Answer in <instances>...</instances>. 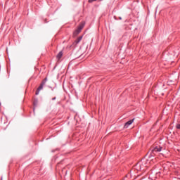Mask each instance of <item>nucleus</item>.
<instances>
[{"label":"nucleus","mask_w":180,"mask_h":180,"mask_svg":"<svg viewBox=\"0 0 180 180\" xmlns=\"http://www.w3.org/2000/svg\"><path fill=\"white\" fill-rule=\"evenodd\" d=\"M44 84H46V81L42 82V83L40 84V86L37 89V90L35 93V95H38L39 92H40V91H41V89H43V86H44Z\"/></svg>","instance_id":"3"},{"label":"nucleus","mask_w":180,"mask_h":180,"mask_svg":"<svg viewBox=\"0 0 180 180\" xmlns=\"http://www.w3.org/2000/svg\"><path fill=\"white\" fill-rule=\"evenodd\" d=\"M134 122V119H132L128 121L127 122H126L124 126V129H127V127H129V126H130V124H131Z\"/></svg>","instance_id":"4"},{"label":"nucleus","mask_w":180,"mask_h":180,"mask_svg":"<svg viewBox=\"0 0 180 180\" xmlns=\"http://www.w3.org/2000/svg\"><path fill=\"white\" fill-rule=\"evenodd\" d=\"M176 129H180V124H178L176 125Z\"/></svg>","instance_id":"9"},{"label":"nucleus","mask_w":180,"mask_h":180,"mask_svg":"<svg viewBox=\"0 0 180 180\" xmlns=\"http://www.w3.org/2000/svg\"><path fill=\"white\" fill-rule=\"evenodd\" d=\"M119 19H120V20H122V17H120Z\"/></svg>","instance_id":"10"},{"label":"nucleus","mask_w":180,"mask_h":180,"mask_svg":"<svg viewBox=\"0 0 180 180\" xmlns=\"http://www.w3.org/2000/svg\"><path fill=\"white\" fill-rule=\"evenodd\" d=\"M96 0H89V4H92V2H95Z\"/></svg>","instance_id":"8"},{"label":"nucleus","mask_w":180,"mask_h":180,"mask_svg":"<svg viewBox=\"0 0 180 180\" xmlns=\"http://www.w3.org/2000/svg\"><path fill=\"white\" fill-rule=\"evenodd\" d=\"M161 151V148L156 147L153 150V153H160Z\"/></svg>","instance_id":"6"},{"label":"nucleus","mask_w":180,"mask_h":180,"mask_svg":"<svg viewBox=\"0 0 180 180\" xmlns=\"http://www.w3.org/2000/svg\"><path fill=\"white\" fill-rule=\"evenodd\" d=\"M62 57H63V51H60L57 55V58H58V60H60V58H61Z\"/></svg>","instance_id":"7"},{"label":"nucleus","mask_w":180,"mask_h":180,"mask_svg":"<svg viewBox=\"0 0 180 180\" xmlns=\"http://www.w3.org/2000/svg\"><path fill=\"white\" fill-rule=\"evenodd\" d=\"M100 1H102V0H100Z\"/></svg>","instance_id":"11"},{"label":"nucleus","mask_w":180,"mask_h":180,"mask_svg":"<svg viewBox=\"0 0 180 180\" xmlns=\"http://www.w3.org/2000/svg\"><path fill=\"white\" fill-rule=\"evenodd\" d=\"M81 40H82V36L79 37L73 43V46H77V44H78V43H79V41H81Z\"/></svg>","instance_id":"5"},{"label":"nucleus","mask_w":180,"mask_h":180,"mask_svg":"<svg viewBox=\"0 0 180 180\" xmlns=\"http://www.w3.org/2000/svg\"><path fill=\"white\" fill-rule=\"evenodd\" d=\"M136 167H139V168H138V169H139L140 171H146V162H144L143 163L139 162Z\"/></svg>","instance_id":"2"},{"label":"nucleus","mask_w":180,"mask_h":180,"mask_svg":"<svg viewBox=\"0 0 180 180\" xmlns=\"http://www.w3.org/2000/svg\"><path fill=\"white\" fill-rule=\"evenodd\" d=\"M84 26H85V22H82L78 28L73 32V37H77V36L81 33V31L84 29Z\"/></svg>","instance_id":"1"}]
</instances>
